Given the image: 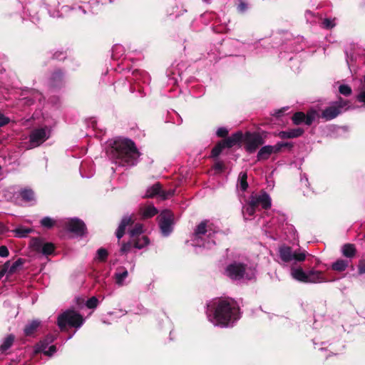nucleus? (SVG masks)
<instances>
[{
	"mask_svg": "<svg viewBox=\"0 0 365 365\" xmlns=\"http://www.w3.org/2000/svg\"><path fill=\"white\" fill-rule=\"evenodd\" d=\"M278 255L280 259L292 265L290 274L293 279L304 283L319 284L328 282L323 272L314 269L305 272L297 264L306 259L307 252L301 249L293 250L287 245L279 247Z\"/></svg>",
	"mask_w": 365,
	"mask_h": 365,
	"instance_id": "nucleus-1",
	"label": "nucleus"
},
{
	"mask_svg": "<svg viewBox=\"0 0 365 365\" xmlns=\"http://www.w3.org/2000/svg\"><path fill=\"white\" fill-rule=\"evenodd\" d=\"M207 317L214 326L232 327L241 317L237 302L231 299H217L207 304Z\"/></svg>",
	"mask_w": 365,
	"mask_h": 365,
	"instance_id": "nucleus-2",
	"label": "nucleus"
},
{
	"mask_svg": "<svg viewBox=\"0 0 365 365\" xmlns=\"http://www.w3.org/2000/svg\"><path fill=\"white\" fill-rule=\"evenodd\" d=\"M113 158L123 166H132L137 163L139 153L134 143L129 139L115 140L110 149Z\"/></svg>",
	"mask_w": 365,
	"mask_h": 365,
	"instance_id": "nucleus-3",
	"label": "nucleus"
},
{
	"mask_svg": "<svg viewBox=\"0 0 365 365\" xmlns=\"http://www.w3.org/2000/svg\"><path fill=\"white\" fill-rule=\"evenodd\" d=\"M216 235H219V232L215 230L213 225L204 220L195 229L191 237L192 245L195 247L211 249L215 244Z\"/></svg>",
	"mask_w": 365,
	"mask_h": 365,
	"instance_id": "nucleus-4",
	"label": "nucleus"
},
{
	"mask_svg": "<svg viewBox=\"0 0 365 365\" xmlns=\"http://www.w3.org/2000/svg\"><path fill=\"white\" fill-rule=\"evenodd\" d=\"M225 274L234 280L252 279L255 276V269L251 267L240 262H235L229 264Z\"/></svg>",
	"mask_w": 365,
	"mask_h": 365,
	"instance_id": "nucleus-5",
	"label": "nucleus"
},
{
	"mask_svg": "<svg viewBox=\"0 0 365 365\" xmlns=\"http://www.w3.org/2000/svg\"><path fill=\"white\" fill-rule=\"evenodd\" d=\"M84 319L76 311L68 309L58 315L57 324L63 330L66 326L79 329L84 323Z\"/></svg>",
	"mask_w": 365,
	"mask_h": 365,
	"instance_id": "nucleus-6",
	"label": "nucleus"
},
{
	"mask_svg": "<svg viewBox=\"0 0 365 365\" xmlns=\"http://www.w3.org/2000/svg\"><path fill=\"white\" fill-rule=\"evenodd\" d=\"M51 135V130L48 127L34 129L29 135V141L26 149L29 150L43 144Z\"/></svg>",
	"mask_w": 365,
	"mask_h": 365,
	"instance_id": "nucleus-7",
	"label": "nucleus"
},
{
	"mask_svg": "<svg viewBox=\"0 0 365 365\" xmlns=\"http://www.w3.org/2000/svg\"><path fill=\"white\" fill-rule=\"evenodd\" d=\"M159 227L165 237H168L173 232L174 225L173 214L169 210L163 211L158 216Z\"/></svg>",
	"mask_w": 365,
	"mask_h": 365,
	"instance_id": "nucleus-8",
	"label": "nucleus"
},
{
	"mask_svg": "<svg viewBox=\"0 0 365 365\" xmlns=\"http://www.w3.org/2000/svg\"><path fill=\"white\" fill-rule=\"evenodd\" d=\"M252 205L257 207H262L263 209H269L272 205V199L270 196L265 192L257 194H252L250 197Z\"/></svg>",
	"mask_w": 365,
	"mask_h": 365,
	"instance_id": "nucleus-9",
	"label": "nucleus"
},
{
	"mask_svg": "<svg viewBox=\"0 0 365 365\" xmlns=\"http://www.w3.org/2000/svg\"><path fill=\"white\" fill-rule=\"evenodd\" d=\"M67 229L77 236H83L86 227L83 221L77 218L68 220L66 222Z\"/></svg>",
	"mask_w": 365,
	"mask_h": 365,
	"instance_id": "nucleus-10",
	"label": "nucleus"
},
{
	"mask_svg": "<svg viewBox=\"0 0 365 365\" xmlns=\"http://www.w3.org/2000/svg\"><path fill=\"white\" fill-rule=\"evenodd\" d=\"M346 106L345 103L336 102L334 105L327 108L322 113V117L326 120H330L336 118L340 113L341 109Z\"/></svg>",
	"mask_w": 365,
	"mask_h": 365,
	"instance_id": "nucleus-11",
	"label": "nucleus"
},
{
	"mask_svg": "<svg viewBox=\"0 0 365 365\" xmlns=\"http://www.w3.org/2000/svg\"><path fill=\"white\" fill-rule=\"evenodd\" d=\"M44 4L43 0H29L28 4L26 6L27 11L29 12V15L31 16V21L35 22L38 21V17L36 16L38 12V9L43 6Z\"/></svg>",
	"mask_w": 365,
	"mask_h": 365,
	"instance_id": "nucleus-12",
	"label": "nucleus"
},
{
	"mask_svg": "<svg viewBox=\"0 0 365 365\" xmlns=\"http://www.w3.org/2000/svg\"><path fill=\"white\" fill-rule=\"evenodd\" d=\"M263 143L262 138L258 135H250L247 138L246 150L249 153H254L257 148Z\"/></svg>",
	"mask_w": 365,
	"mask_h": 365,
	"instance_id": "nucleus-13",
	"label": "nucleus"
},
{
	"mask_svg": "<svg viewBox=\"0 0 365 365\" xmlns=\"http://www.w3.org/2000/svg\"><path fill=\"white\" fill-rule=\"evenodd\" d=\"M303 129L297 128L281 131L278 133V136L282 139H289L301 136L303 134Z\"/></svg>",
	"mask_w": 365,
	"mask_h": 365,
	"instance_id": "nucleus-14",
	"label": "nucleus"
},
{
	"mask_svg": "<svg viewBox=\"0 0 365 365\" xmlns=\"http://www.w3.org/2000/svg\"><path fill=\"white\" fill-rule=\"evenodd\" d=\"M128 276V270L124 267H120L117 269L114 274V279L116 284L119 287L124 286L125 284V279Z\"/></svg>",
	"mask_w": 365,
	"mask_h": 365,
	"instance_id": "nucleus-15",
	"label": "nucleus"
},
{
	"mask_svg": "<svg viewBox=\"0 0 365 365\" xmlns=\"http://www.w3.org/2000/svg\"><path fill=\"white\" fill-rule=\"evenodd\" d=\"M242 139V133L237 132L227 138L222 142L225 145V148H232L234 145L240 143Z\"/></svg>",
	"mask_w": 365,
	"mask_h": 365,
	"instance_id": "nucleus-16",
	"label": "nucleus"
},
{
	"mask_svg": "<svg viewBox=\"0 0 365 365\" xmlns=\"http://www.w3.org/2000/svg\"><path fill=\"white\" fill-rule=\"evenodd\" d=\"M140 212L143 218H150L158 213V210L153 205L149 204L142 206Z\"/></svg>",
	"mask_w": 365,
	"mask_h": 365,
	"instance_id": "nucleus-17",
	"label": "nucleus"
},
{
	"mask_svg": "<svg viewBox=\"0 0 365 365\" xmlns=\"http://www.w3.org/2000/svg\"><path fill=\"white\" fill-rule=\"evenodd\" d=\"M131 243L133 247L137 249H142L148 245L149 240L146 236L142 235L131 238Z\"/></svg>",
	"mask_w": 365,
	"mask_h": 365,
	"instance_id": "nucleus-18",
	"label": "nucleus"
},
{
	"mask_svg": "<svg viewBox=\"0 0 365 365\" xmlns=\"http://www.w3.org/2000/svg\"><path fill=\"white\" fill-rule=\"evenodd\" d=\"M351 262V259H337L335 262L331 264V268L334 271L342 272L344 271Z\"/></svg>",
	"mask_w": 365,
	"mask_h": 365,
	"instance_id": "nucleus-19",
	"label": "nucleus"
},
{
	"mask_svg": "<svg viewBox=\"0 0 365 365\" xmlns=\"http://www.w3.org/2000/svg\"><path fill=\"white\" fill-rule=\"evenodd\" d=\"M132 221V219L130 217H124L121 222L116 231V237L118 239H120L125 232V227L128 225H129Z\"/></svg>",
	"mask_w": 365,
	"mask_h": 365,
	"instance_id": "nucleus-20",
	"label": "nucleus"
},
{
	"mask_svg": "<svg viewBox=\"0 0 365 365\" xmlns=\"http://www.w3.org/2000/svg\"><path fill=\"white\" fill-rule=\"evenodd\" d=\"M341 253L346 258H352L356 253L355 246L352 244H346L341 247Z\"/></svg>",
	"mask_w": 365,
	"mask_h": 365,
	"instance_id": "nucleus-21",
	"label": "nucleus"
},
{
	"mask_svg": "<svg viewBox=\"0 0 365 365\" xmlns=\"http://www.w3.org/2000/svg\"><path fill=\"white\" fill-rule=\"evenodd\" d=\"M272 149L271 145H265L261 148L257 153V160H264L268 159L273 154Z\"/></svg>",
	"mask_w": 365,
	"mask_h": 365,
	"instance_id": "nucleus-22",
	"label": "nucleus"
},
{
	"mask_svg": "<svg viewBox=\"0 0 365 365\" xmlns=\"http://www.w3.org/2000/svg\"><path fill=\"white\" fill-rule=\"evenodd\" d=\"M257 207L252 204L250 200L247 205L243 207L242 213L245 220H248L250 217L252 216L256 210Z\"/></svg>",
	"mask_w": 365,
	"mask_h": 365,
	"instance_id": "nucleus-23",
	"label": "nucleus"
},
{
	"mask_svg": "<svg viewBox=\"0 0 365 365\" xmlns=\"http://www.w3.org/2000/svg\"><path fill=\"white\" fill-rule=\"evenodd\" d=\"M41 322L38 320H33L30 323H29L24 328V334L26 336L32 335L37 328L39 327Z\"/></svg>",
	"mask_w": 365,
	"mask_h": 365,
	"instance_id": "nucleus-24",
	"label": "nucleus"
},
{
	"mask_svg": "<svg viewBox=\"0 0 365 365\" xmlns=\"http://www.w3.org/2000/svg\"><path fill=\"white\" fill-rule=\"evenodd\" d=\"M160 194H162L160 185L159 183H156L147 189L145 196L147 197H153L157 195L160 196Z\"/></svg>",
	"mask_w": 365,
	"mask_h": 365,
	"instance_id": "nucleus-25",
	"label": "nucleus"
},
{
	"mask_svg": "<svg viewBox=\"0 0 365 365\" xmlns=\"http://www.w3.org/2000/svg\"><path fill=\"white\" fill-rule=\"evenodd\" d=\"M14 341V336L12 334H9L6 337H5L2 341V344L0 346L1 351L2 352H4L6 350H8L13 344Z\"/></svg>",
	"mask_w": 365,
	"mask_h": 365,
	"instance_id": "nucleus-26",
	"label": "nucleus"
},
{
	"mask_svg": "<svg viewBox=\"0 0 365 365\" xmlns=\"http://www.w3.org/2000/svg\"><path fill=\"white\" fill-rule=\"evenodd\" d=\"M38 351L43 352L45 355L52 356L56 351V348L54 345L50 346H44L43 343H40L38 345Z\"/></svg>",
	"mask_w": 365,
	"mask_h": 365,
	"instance_id": "nucleus-27",
	"label": "nucleus"
},
{
	"mask_svg": "<svg viewBox=\"0 0 365 365\" xmlns=\"http://www.w3.org/2000/svg\"><path fill=\"white\" fill-rule=\"evenodd\" d=\"M31 231V229L23 226H19L13 230V232L15 233V236L18 237H25Z\"/></svg>",
	"mask_w": 365,
	"mask_h": 365,
	"instance_id": "nucleus-28",
	"label": "nucleus"
},
{
	"mask_svg": "<svg viewBox=\"0 0 365 365\" xmlns=\"http://www.w3.org/2000/svg\"><path fill=\"white\" fill-rule=\"evenodd\" d=\"M62 73L61 71L55 72L51 78V84L53 87H56L62 83Z\"/></svg>",
	"mask_w": 365,
	"mask_h": 365,
	"instance_id": "nucleus-29",
	"label": "nucleus"
},
{
	"mask_svg": "<svg viewBox=\"0 0 365 365\" xmlns=\"http://www.w3.org/2000/svg\"><path fill=\"white\" fill-rule=\"evenodd\" d=\"M143 232V225L140 223L135 224L134 227L129 231V235L130 238H134L136 237H140V234Z\"/></svg>",
	"mask_w": 365,
	"mask_h": 365,
	"instance_id": "nucleus-30",
	"label": "nucleus"
},
{
	"mask_svg": "<svg viewBox=\"0 0 365 365\" xmlns=\"http://www.w3.org/2000/svg\"><path fill=\"white\" fill-rule=\"evenodd\" d=\"M20 195L23 200L26 202H31L35 200L34 193L31 190L25 189L21 191Z\"/></svg>",
	"mask_w": 365,
	"mask_h": 365,
	"instance_id": "nucleus-31",
	"label": "nucleus"
},
{
	"mask_svg": "<svg viewBox=\"0 0 365 365\" xmlns=\"http://www.w3.org/2000/svg\"><path fill=\"white\" fill-rule=\"evenodd\" d=\"M247 175L246 173H240L239 175V186L242 191H245L248 187V183L247 182Z\"/></svg>",
	"mask_w": 365,
	"mask_h": 365,
	"instance_id": "nucleus-32",
	"label": "nucleus"
},
{
	"mask_svg": "<svg viewBox=\"0 0 365 365\" xmlns=\"http://www.w3.org/2000/svg\"><path fill=\"white\" fill-rule=\"evenodd\" d=\"M43 242H44L41 239L34 238L31 240L30 245L34 251H36L40 253Z\"/></svg>",
	"mask_w": 365,
	"mask_h": 365,
	"instance_id": "nucleus-33",
	"label": "nucleus"
},
{
	"mask_svg": "<svg viewBox=\"0 0 365 365\" xmlns=\"http://www.w3.org/2000/svg\"><path fill=\"white\" fill-rule=\"evenodd\" d=\"M285 147L292 148V145L290 143L279 142L274 145H271L272 153H277L281 151L282 148Z\"/></svg>",
	"mask_w": 365,
	"mask_h": 365,
	"instance_id": "nucleus-34",
	"label": "nucleus"
},
{
	"mask_svg": "<svg viewBox=\"0 0 365 365\" xmlns=\"http://www.w3.org/2000/svg\"><path fill=\"white\" fill-rule=\"evenodd\" d=\"M54 250V246L52 243L50 242H43L42 246V249L40 253L43 255H51Z\"/></svg>",
	"mask_w": 365,
	"mask_h": 365,
	"instance_id": "nucleus-35",
	"label": "nucleus"
},
{
	"mask_svg": "<svg viewBox=\"0 0 365 365\" xmlns=\"http://www.w3.org/2000/svg\"><path fill=\"white\" fill-rule=\"evenodd\" d=\"M294 124L299 125L302 123H305V114L302 112H297L292 116Z\"/></svg>",
	"mask_w": 365,
	"mask_h": 365,
	"instance_id": "nucleus-36",
	"label": "nucleus"
},
{
	"mask_svg": "<svg viewBox=\"0 0 365 365\" xmlns=\"http://www.w3.org/2000/svg\"><path fill=\"white\" fill-rule=\"evenodd\" d=\"M317 115V113L315 110L309 111L307 115H305V124L310 125L316 119Z\"/></svg>",
	"mask_w": 365,
	"mask_h": 365,
	"instance_id": "nucleus-37",
	"label": "nucleus"
},
{
	"mask_svg": "<svg viewBox=\"0 0 365 365\" xmlns=\"http://www.w3.org/2000/svg\"><path fill=\"white\" fill-rule=\"evenodd\" d=\"M41 225L46 228H51L55 224V220L49 217H44L41 219Z\"/></svg>",
	"mask_w": 365,
	"mask_h": 365,
	"instance_id": "nucleus-38",
	"label": "nucleus"
},
{
	"mask_svg": "<svg viewBox=\"0 0 365 365\" xmlns=\"http://www.w3.org/2000/svg\"><path fill=\"white\" fill-rule=\"evenodd\" d=\"M225 148L223 143L221 141L217 143L212 150V156L217 157L222 152V150Z\"/></svg>",
	"mask_w": 365,
	"mask_h": 365,
	"instance_id": "nucleus-39",
	"label": "nucleus"
},
{
	"mask_svg": "<svg viewBox=\"0 0 365 365\" xmlns=\"http://www.w3.org/2000/svg\"><path fill=\"white\" fill-rule=\"evenodd\" d=\"M22 265V261L21 259H18L14 262L9 267H6L5 269L8 272L9 274H12L16 272V270Z\"/></svg>",
	"mask_w": 365,
	"mask_h": 365,
	"instance_id": "nucleus-40",
	"label": "nucleus"
},
{
	"mask_svg": "<svg viewBox=\"0 0 365 365\" xmlns=\"http://www.w3.org/2000/svg\"><path fill=\"white\" fill-rule=\"evenodd\" d=\"M108 256V252L103 248H101L97 251L96 259L101 262H103L106 259Z\"/></svg>",
	"mask_w": 365,
	"mask_h": 365,
	"instance_id": "nucleus-41",
	"label": "nucleus"
},
{
	"mask_svg": "<svg viewBox=\"0 0 365 365\" xmlns=\"http://www.w3.org/2000/svg\"><path fill=\"white\" fill-rule=\"evenodd\" d=\"M98 300L96 297H92L88 299L86 303V307L89 309H94L98 306Z\"/></svg>",
	"mask_w": 365,
	"mask_h": 365,
	"instance_id": "nucleus-42",
	"label": "nucleus"
},
{
	"mask_svg": "<svg viewBox=\"0 0 365 365\" xmlns=\"http://www.w3.org/2000/svg\"><path fill=\"white\" fill-rule=\"evenodd\" d=\"M339 90V92L344 96H349L351 93V89L347 85H341Z\"/></svg>",
	"mask_w": 365,
	"mask_h": 365,
	"instance_id": "nucleus-43",
	"label": "nucleus"
},
{
	"mask_svg": "<svg viewBox=\"0 0 365 365\" xmlns=\"http://www.w3.org/2000/svg\"><path fill=\"white\" fill-rule=\"evenodd\" d=\"M335 19H325L323 21V26L326 29H331L333 28L336 24L334 23Z\"/></svg>",
	"mask_w": 365,
	"mask_h": 365,
	"instance_id": "nucleus-44",
	"label": "nucleus"
},
{
	"mask_svg": "<svg viewBox=\"0 0 365 365\" xmlns=\"http://www.w3.org/2000/svg\"><path fill=\"white\" fill-rule=\"evenodd\" d=\"M55 338H56L55 336H53L52 334H48L40 343H43L44 346H48L49 344L52 343L54 341Z\"/></svg>",
	"mask_w": 365,
	"mask_h": 365,
	"instance_id": "nucleus-45",
	"label": "nucleus"
},
{
	"mask_svg": "<svg viewBox=\"0 0 365 365\" xmlns=\"http://www.w3.org/2000/svg\"><path fill=\"white\" fill-rule=\"evenodd\" d=\"M175 190H169L168 191H163L162 194H160V197L162 199L165 200L174 195Z\"/></svg>",
	"mask_w": 365,
	"mask_h": 365,
	"instance_id": "nucleus-46",
	"label": "nucleus"
},
{
	"mask_svg": "<svg viewBox=\"0 0 365 365\" xmlns=\"http://www.w3.org/2000/svg\"><path fill=\"white\" fill-rule=\"evenodd\" d=\"M228 130L225 128H219L217 131L216 134L218 137H225L227 135Z\"/></svg>",
	"mask_w": 365,
	"mask_h": 365,
	"instance_id": "nucleus-47",
	"label": "nucleus"
},
{
	"mask_svg": "<svg viewBox=\"0 0 365 365\" xmlns=\"http://www.w3.org/2000/svg\"><path fill=\"white\" fill-rule=\"evenodd\" d=\"M9 123V118L4 114L0 113V127L4 126Z\"/></svg>",
	"mask_w": 365,
	"mask_h": 365,
	"instance_id": "nucleus-48",
	"label": "nucleus"
},
{
	"mask_svg": "<svg viewBox=\"0 0 365 365\" xmlns=\"http://www.w3.org/2000/svg\"><path fill=\"white\" fill-rule=\"evenodd\" d=\"M9 255V250L6 247L1 246L0 247V257H6Z\"/></svg>",
	"mask_w": 365,
	"mask_h": 365,
	"instance_id": "nucleus-49",
	"label": "nucleus"
},
{
	"mask_svg": "<svg viewBox=\"0 0 365 365\" xmlns=\"http://www.w3.org/2000/svg\"><path fill=\"white\" fill-rule=\"evenodd\" d=\"M237 9L240 12H245L247 9V4L241 1L237 6Z\"/></svg>",
	"mask_w": 365,
	"mask_h": 365,
	"instance_id": "nucleus-50",
	"label": "nucleus"
},
{
	"mask_svg": "<svg viewBox=\"0 0 365 365\" xmlns=\"http://www.w3.org/2000/svg\"><path fill=\"white\" fill-rule=\"evenodd\" d=\"M132 246L131 241L127 244H124L120 249L121 252L124 253L128 252Z\"/></svg>",
	"mask_w": 365,
	"mask_h": 365,
	"instance_id": "nucleus-51",
	"label": "nucleus"
},
{
	"mask_svg": "<svg viewBox=\"0 0 365 365\" xmlns=\"http://www.w3.org/2000/svg\"><path fill=\"white\" fill-rule=\"evenodd\" d=\"M357 100L365 105V90L361 91L357 96Z\"/></svg>",
	"mask_w": 365,
	"mask_h": 365,
	"instance_id": "nucleus-52",
	"label": "nucleus"
},
{
	"mask_svg": "<svg viewBox=\"0 0 365 365\" xmlns=\"http://www.w3.org/2000/svg\"><path fill=\"white\" fill-rule=\"evenodd\" d=\"M359 272L360 274L365 273V262L363 260H361L359 264Z\"/></svg>",
	"mask_w": 365,
	"mask_h": 365,
	"instance_id": "nucleus-53",
	"label": "nucleus"
},
{
	"mask_svg": "<svg viewBox=\"0 0 365 365\" xmlns=\"http://www.w3.org/2000/svg\"><path fill=\"white\" fill-rule=\"evenodd\" d=\"M301 182H302V183H304V185H305L306 186H307V184H308V179H307V176H306L305 175H302V176L301 177Z\"/></svg>",
	"mask_w": 365,
	"mask_h": 365,
	"instance_id": "nucleus-54",
	"label": "nucleus"
},
{
	"mask_svg": "<svg viewBox=\"0 0 365 365\" xmlns=\"http://www.w3.org/2000/svg\"><path fill=\"white\" fill-rule=\"evenodd\" d=\"M215 169L222 170L223 168V165L221 163H217L215 165Z\"/></svg>",
	"mask_w": 365,
	"mask_h": 365,
	"instance_id": "nucleus-55",
	"label": "nucleus"
},
{
	"mask_svg": "<svg viewBox=\"0 0 365 365\" xmlns=\"http://www.w3.org/2000/svg\"><path fill=\"white\" fill-rule=\"evenodd\" d=\"M6 230V227L5 226L2 224V223H0V233H4Z\"/></svg>",
	"mask_w": 365,
	"mask_h": 365,
	"instance_id": "nucleus-56",
	"label": "nucleus"
},
{
	"mask_svg": "<svg viewBox=\"0 0 365 365\" xmlns=\"http://www.w3.org/2000/svg\"><path fill=\"white\" fill-rule=\"evenodd\" d=\"M78 10L83 14H85L86 13V10L82 6H79Z\"/></svg>",
	"mask_w": 365,
	"mask_h": 365,
	"instance_id": "nucleus-57",
	"label": "nucleus"
},
{
	"mask_svg": "<svg viewBox=\"0 0 365 365\" xmlns=\"http://www.w3.org/2000/svg\"><path fill=\"white\" fill-rule=\"evenodd\" d=\"M314 348L316 349H319V350H321V351H323L324 350V348L323 347H321L320 346H319L317 344L314 343Z\"/></svg>",
	"mask_w": 365,
	"mask_h": 365,
	"instance_id": "nucleus-58",
	"label": "nucleus"
},
{
	"mask_svg": "<svg viewBox=\"0 0 365 365\" xmlns=\"http://www.w3.org/2000/svg\"><path fill=\"white\" fill-rule=\"evenodd\" d=\"M306 14H309V15H312V13L310 11H307Z\"/></svg>",
	"mask_w": 365,
	"mask_h": 365,
	"instance_id": "nucleus-59",
	"label": "nucleus"
}]
</instances>
